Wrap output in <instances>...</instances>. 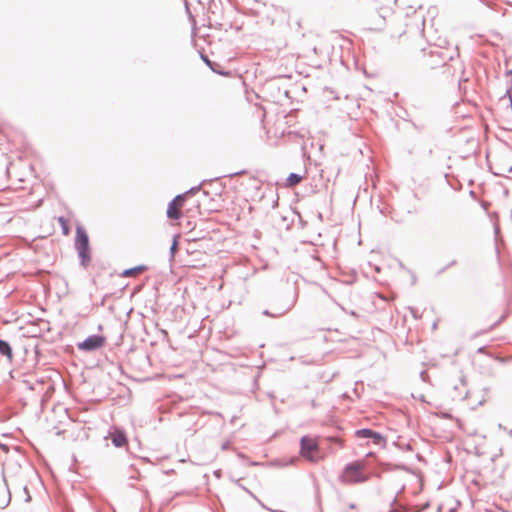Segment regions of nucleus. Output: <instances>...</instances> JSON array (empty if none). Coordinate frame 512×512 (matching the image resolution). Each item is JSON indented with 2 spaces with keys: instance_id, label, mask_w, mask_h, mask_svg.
Instances as JSON below:
<instances>
[{
  "instance_id": "f257e3e1",
  "label": "nucleus",
  "mask_w": 512,
  "mask_h": 512,
  "mask_svg": "<svg viewBox=\"0 0 512 512\" xmlns=\"http://www.w3.org/2000/svg\"><path fill=\"white\" fill-rule=\"evenodd\" d=\"M364 461H354L347 464L342 470L339 480L344 485H354L369 480V475L365 471Z\"/></svg>"
},
{
  "instance_id": "f03ea898",
  "label": "nucleus",
  "mask_w": 512,
  "mask_h": 512,
  "mask_svg": "<svg viewBox=\"0 0 512 512\" xmlns=\"http://www.w3.org/2000/svg\"><path fill=\"white\" fill-rule=\"evenodd\" d=\"M300 455L311 463H319L326 458L325 453L320 448L318 438L311 436L301 438Z\"/></svg>"
},
{
  "instance_id": "7ed1b4c3",
  "label": "nucleus",
  "mask_w": 512,
  "mask_h": 512,
  "mask_svg": "<svg viewBox=\"0 0 512 512\" xmlns=\"http://www.w3.org/2000/svg\"><path fill=\"white\" fill-rule=\"evenodd\" d=\"M75 247L81 259V264L87 267L91 261L89 237L85 229L80 226L76 229Z\"/></svg>"
},
{
  "instance_id": "20e7f679",
  "label": "nucleus",
  "mask_w": 512,
  "mask_h": 512,
  "mask_svg": "<svg viewBox=\"0 0 512 512\" xmlns=\"http://www.w3.org/2000/svg\"><path fill=\"white\" fill-rule=\"evenodd\" d=\"M185 195L176 196L168 205L167 217L172 220H178L181 218V210L184 206Z\"/></svg>"
},
{
  "instance_id": "39448f33",
  "label": "nucleus",
  "mask_w": 512,
  "mask_h": 512,
  "mask_svg": "<svg viewBox=\"0 0 512 512\" xmlns=\"http://www.w3.org/2000/svg\"><path fill=\"white\" fill-rule=\"evenodd\" d=\"M356 436L359 438H370L372 439L373 443L377 445H385L386 443L384 436L370 429L358 430L356 431Z\"/></svg>"
},
{
  "instance_id": "423d86ee",
  "label": "nucleus",
  "mask_w": 512,
  "mask_h": 512,
  "mask_svg": "<svg viewBox=\"0 0 512 512\" xmlns=\"http://www.w3.org/2000/svg\"><path fill=\"white\" fill-rule=\"evenodd\" d=\"M109 437L111 438L112 443L116 447H123V446L127 445V443H128V439H127L125 432L118 427H113L111 429V431L109 433Z\"/></svg>"
},
{
  "instance_id": "0eeeda50",
  "label": "nucleus",
  "mask_w": 512,
  "mask_h": 512,
  "mask_svg": "<svg viewBox=\"0 0 512 512\" xmlns=\"http://www.w3.org/2000/svg\"><path fill=\"white\" fill-rule=\"evenodd\" d=\"M105 339L102 336L88 337L83 343L79 344V348L84 350H94L104 345Z\"/></svg>"
},
{
  "instance_id": "6e6552de",
  "label": "nucleus",
  "mask_w": 512,
  "mask_h": 512,
  "mask_svg": "<svg viewBox=\"0 0 512 512\" xmlns=\"http://www.w3.org/2000/svg\"><path fill=\"white\" fill-rule=\"evenodd\" d=\"M146 270H147V266H145V265H138L136 267L124 270L121 273V276L122 277H126V278L127 277H137L140 274H142L143 272H145Z\"/></svg>"
},
{
  "instance_id": "1a4fd4ad",
  "label": "nucleus",
  "mask_w": 512,
  "mask_h": 512,
  "mask_svg": "<svg viewBox=\"0 0 512 512\" xmlns=\"http://www.w3.org/2000/svg\"><path fill=\"white\" fill-rule=\"evenodd\" d=\"M0 353L5 355L10 361L13 359L12 349L10 345L4 340H0Z\"/></svg>"
},
{
  "instance_id": "9d476101",
  "label": "nucleus",
  "mask_w": 512,
  "mask_h": 512,
  "mask_svg": "<svg viewBox=\"0 0 512 512\" xmlns=\"http://www.w3.org/2000/svg\"><path fill=\"white\" fill-rule=\"evenodd\" d=\"M302 179H303L302 176L295 174V173H291L288 176V178L286 179V187L296 186L297 184H299L302 181Z\"/></svg>"
},
{
  "instance_id": "9b49d317",
  "label": "nucleus",
  "mask_w": 512,
  "mask_h": 512,
  "mask_svg": "<svg viewBox=\"0 0 512 512\" xmlns=\"http://www.w3.org/2000/svg\"><path fill=\"white\" fill-rule=\"evenodd\" d=\"M58 222L61 225L63 234L67 236L70 233L68 221L64 217H59Z\"/></svg>"
},
{
  "instance_id": "f8f14e48",
  "label": "nucleus",
  "mask_w": 512,
  "mask_h": 512,
  "mask_svg": "<svg viewBox=\"0 0 512 512\" xmlns=\"http://www.w3.org/2000/svg\"><path fill=\"white\" fill-rule=\"evenodd\" d=\"M328 441L333 442V443H336V444L339 446V448H343V447H344V442H343V440H342V439H340V438H337V437H329V438H328Z\"/></svg>"
},
{
  "instance_id": "ddd939ff",
  "label": "nucleus",
  "mask_w": 512,
  "mask_h": 512,
  "mask_svg": "<svg viewBox=\"0 0 512 512\" xmlns=\"http://www.w3.org/2000/svg\"><path fill=\"white\" fill-rule=\"evenodd\" d=\"M177 245H178L177 240H176V239H174L173 244H172V246H171V252H172V254H174V253H175V251L177 250Z\"/></svg>"
},
{
  "instance_id": "4468645a",
  "label": "nucleus",
  "mask_w": 512,
  "mask_h": 512,
  "mask_svg": "<svg viewBox=\"0 0 512 512\" xmlns=\"http://www.w3.org/2000/svg\"><path fill=\"white\" fill-rule=\"evenodd\" d=\"M0 449H1L3 452H5V453H8V451H9L8 446H7V445H5V444H0Z\"/></svg>"
}]
</instances>
